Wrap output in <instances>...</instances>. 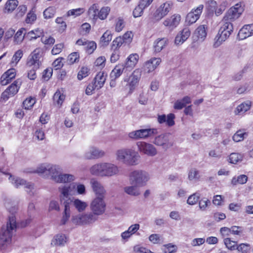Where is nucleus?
<instances>
[{
    "mask_svg": "<svg viewBox=\"0 0 253 253\" xmlns=\"http://www.w3.org/2000/svg\"><path fill=\"white\" fill-rule=\"evenodd\" d=\"M248 133L243 130H238L233 136L232 139L235 142L241 141L247 137Z\"/></svg>",
    "mask_w": 253,
    "mask_h": 253,
    "instance_id": "49530a36",
    "label": "nucleus"
},
{
    "mask_svg": "<svg viewBox=\"0 0 253 253\" xmlns=\"http://www.w3.org/2000/svg\"><path fill=\"white\" fill-rule=\"evenodd\" d=\"M99 6L98 4L94 3L92 4L88 8L87 13L90 18L93 20L97 19V13L99 12Z\"/></svg>",
    "mask_w": 253,
    "mask_h": 253,
    "instance_id": "4c0bfd02",
    "label": "nucleus"
},
{
    "mask_svg": "<svg viewBox=\"0 0 253 253\" xmlns=\"http://www.w3.org/2000/svg\"><path fill=\"white\" fill-rule=\"evenodd\" d=\"M18 4V1L17 0H9L5 4V9L8 12L14 10Z\"/></svg>",
    "mask_w": 253,
    "mask_h": 253,
    "instance_id": "864d4df0",
    "label": "nucleus"
},
{
    "mask_svg": "<svg viewBox=\"0 0 253 253\" xmlns=\"http://www.w3.org/2000/svg\"><path fill=\"white\" fill-rule=\"evenodd\" d=\"M157 133L156 128L140 129L128 133V137L133 140L145 139Z\"/></svg>",
    "mask_w": 253,
    "mask_h": 253,
    "instance_id": "9b49d317",
    "label": "nucleus"
},
{
    "mask_svg": "<svg viewBox=\"0 0 253 253\" xmlns=\"http://www.w3.org/2000/svg\"><path fill=\"white\" fill-rule=\"evenodd\" d=\"M67 242V237L65 234H58L52 240L51 244L56 246H64Z\"/></svg>",
    "mask_w": 253,
    "mask_h": 253,
    "instance_id": "72a5a7b5",
    "label": "nucleus"
},
{
    "mask_svg": "<svg viewBox=\"0 0 253 253\" xmlns=\"http://www.w3.org/2000/svg\"><path fill=\"white\" fill-rule=\"evenodd\" d=\"M227 6V2L226 1L222 2L219 6H217L214 11L216 16L220 15L225 10Z\"/></svg>",
    "mask_w": 253,
    "mask_h": 253,
    "instance_id": "338daca9",
    "label": "nucleus"
},
{
    "mask_svg": "<svg viewBox=\"0 0 253 253\" xmlns=\"http://www.w3.org/2000/svg\"><path fill=\"white\" fill-rule=\"evenodd\" d=\"M112 35L111 32L108 30L106 31L100 38V42L102 44L106 46L108 44L109 42L112 40Z\"/></svg>",
    "mask_w": 253,
    "mask_h": 253,
    "instance_id": "de8ad7c7",
    "label": "nucleus"
},
{
    "mask_svg": "<svg viewBox=\"0 0 253 253\" xmlns=\"http://www.w3.org/2000/svg\"><path fill=\"white\" fill-rule=\"evenodd\" d=\"M104 198L95 197L90 203V210L97 217L102 215L105 212L106 204L104 201Z\"/></svg>",
    "mask_w": 253,
    "mask_h": 253,
    "instance_id": "9d476101",
    "label": "nucleus"
},
{
    "mask_svg": "<svg viewBox=\"0 0 253 253\" xmlns=\"http://www.w3.org/2000/svg\"><path fill=\"white\" fill-rule=\"evenodd\" d=\"M161 62L162 60L160 58H151L144 63V71L147 73L152 72L158 67Z\"/></svg>",
    "mask_w": 253,
    "mask_h": 253,
    "instance_id": "aec40b11",
    "label": "nucleus"
},
{
    "mask_svg": "<svg viewBox=\"0 0 253 253\" xmlns=\"http://www.w3.org/2000/svg\"><path fill=\"white\" fill-rule=\"evenodd\" d=\"M245 5L242 2H238L231 7L225 13L224 20H228L231 23L238 19L244 11Z\"/></svg>",
    "mask_w": 253,
    "mask_h": 253,
    "instance_id": "1a4fd4ad",
    "label": "nucleus"
},
{
    "mask_svg": "<svg viewBox=\"0 0 253 253\" xmlns=\"http://www.w3.org/2000/svg\"><path fill=\"white\" fill-rule=\"evenodd\" d=\"M175 115L173 114L170 113L167 116L166 115H158L157 121L159 124L166 123V125L169 126H173L175 123L174 120Z\"/></svg>",
    "mask_w": 253,
    "mask_h": 253,
    "instance_id": "cd10ccee",
    "label": "nucleus"
},
{
    "mask_svg": "<svg viewBox=\"0 0 253 253\" xmlns=\"http://www.w3.org/2000/svg\"><path fill=\"white\" fill-rule=\"evenodd\" d=\"M200 197L199 193H195L190 195L187 200V203L190 205H194L197 203Z\"/></svg>",
    "mask_w": 253,
    "mask_h": 253,
    "instance_id": "5fc2aeb1",
    "label": "nucleus"
},
{
    "mask_svg": "<svg viewBox=\"0 0 253 253\" xmlns=\"http://www.w3.org/2000/svg\"><path fill=\"white\" fill-rule=\"evenodd\" d=\"M208 25H201L195 30L194 34L201 41H204L207 35Z\"/></svg>",
    "mask_w": 253,
    "mask_h": 253,
    "instance_id": "7c9ffc66",
    "label": "nucleus"
},
{
    "mask_svg": "<svg viewBox=\"0 0 253 253\" xmlns=\"http://www.w3.org/2000/svg\"><path fill=\"white\" fill-rule=\"evenodd\" d=\"M253 35V24L244 26L239 31L238 36L240 40H243Z\"/></svg>",
    "mask_w": 253,
    "mask_h": 253,
    "instance_id": "a878e982",
    "label": "nucleus"
},
{
    "mask_svg": "<svg viewBox=\"0 0 253 253\" xmlns=\"http://www.w3.org/2000/svg\"><path fill=\"white\" fill-rule=\"evenodd\" d=\"M41 42L45 45H52L55 42V39L51 36H44L43 35L41 38Z\"/></svg>",
    "mask_w": 253,
    "mask_h": 253,
    "instance_id": "69168bd1",
    "label": "nucleus"
},
{
    "mask_svg": "<svg viewBox=\"0 0 253 253\" xmlns=\"http://www.w3.org/2000/svg\"><path fill=\"white\" fill-rule=\"evenodd\" d=\"M34 172L45 178H50L56 182L62 172V169L58 165L43 163L39 165Z\"/></svg>",
    "mask_w": 253,
    "mask_h": 253,
    "instance_id": "7ed1b4c3",
    "label": "nucleus"
},
{
    "mask_svg": "<svg viewBox=\"0 0 253 253\" xmlns=\"http://www.w3.org/2000/svg\"><path fill=\"white\" fill-rule=\"evenodd\" d=\"M163 250L165 253H174L176 252L177 247L175 245L168 244L164 245Z\"/></svg>",
    "mask_w": 253,
    "mask_h": 253,
    "instance_id": "680f3d73",
    "label": "nucleus"
},
{
    "mask_svg": "<svg viewBox=\"0 0 253 253\" xmlns=\"http://www.w3.org/2000/svg\"><path fill=\"white\" fill-rule=\"evenodd\" d=\"M62 187V193L64 197L71 195H85L86 188L84 184L78 182H73L69 185L60 186Z\"/></svg>",
    "mask_w": 253,
    "mask_h": 253,
    "instance_id": "423d86ee",
    "label": "nucleus"
},
{
    "mask_svg": "<svg viewBox=\"0 0 253 253\" xmlns=\"http://www.w3.org/2000/svg\"><path fill=\"white\" fill-rule=\"evenodd\" d=\"M89 73V69L87 67H82L78 74V78L81 80L83 78L87 77Z\"/></svg>",
    "mask_w": 253,
    "mask_h": 253,
    "instance_id": "0e129e2a",
    "label": "nucleus"
},
{
    "mask_svg": "<svg viewBox=\"0 0 253 253\" xmlns=\"http://www.w3.org/2000/svg\"><path fill=\"white\" fill-rule=\"evenodd\" d=\"M172 6L173 3L170 1H167L161 4L154 14L155 19L159 20L163 18L171 10Z\"/></svg>",
    "mask_w": 253,
    "mask_h": 253,
    "instance_id": "dca6fc26",
    "label": "nucleus"
},
{
    "mask_svg": "<svg viewBox=\"0 0 253 253\" xmlns=\"http://www.w3.org/2000/svg\"><path fill=\"white\" fill-rule=\"evenodd\" d=\"M36 102L35 98L31 97L26 99L23 103V107L25 109H30L32 108Z\"/></svg>",
    "mask_w": 253,
    "mask_h": 253,
    "instance_id": "e2e57ef3",
    "label": "nucleus"
},
{
    "mask_svg": "<svg viewBox=\"0 0 253 253\" xmlns=\"http://www.w3.org/2000/svg\"><path fill=\"white\" fill-rule=\"evenodd\" d=\"M188 179L193 182L198 181L200 178L199 171L196 169H191L188 172Z\"/></svg>",
    "mask_w": 253,
    "mask_h": 253,
    "instance_id": "a18cd8bd",
    "label": "nucleus"
},
{
    "mask_svg": "<svg viewBox=\"0 0 253 253\" xmlns=\"http://www.w3.org/2000/svg\"><path fill=\"white\" fill-rule=\"evenodd\" d=\"M150 178L149 173L142 170L139 169L132 171L129 175L130 183L139 187L145 186Z\"/></svg>",
    "mask_w": 253,
    "mask_h": 253,
    "instance_id": "0eeeda50",
    "label": "nucleus"
},
{
    "mask_svg": "<svg viewBox=\"0 0 253 253\" xmlns=\"http://www.w3.org/2000/svg\"><path fill=\"white\" fill-rule=\"evenodd\" d=\"M233 30V24L228 20H224L223 18L221 25L217 34L214 38L213 44L214 47H219L230 36Z\"/></svg>",
    "mask_w": 253,
    "mask_h": 253,
    "instance_id": "39448f33",
    "label": "nucleus"
},
{
    "mask_svg": "<svg viewBox=\"0 0 253 253\" xmlns=\"http://www.w3.org/2000/svg\"><path fill=\"white\" fill-rule=\"evenodd\" d=\"M111 10V8L109 6L102 7L97 13V19L103 20L107 18Z\"/></svg>",
    "mask_w": 253,
    "mask_h": 253,
    "instance_id": "37998d69",
    "label": "nucleus"
},
{
    "mask_svg": "<svg viewBox=\"0 0 253 253\" xmlns=\"http://www.w3.org/2000/svg\"><path fill=\"white\" fill-rule=\"evenodd\" d=\"M55 9L53 7H49L43 11V14L44 18L49 19L52 18L55 13Z\"/></svg>",
    "mask_w": 253,
    "mask_h": 253,
    "instance_id": "13d9d810",
    "label": "nucleus"
},
{
    "mask_svg": "<svg viewBox=\"0 0 253 253\" xmlns=\"http://www.w3.org/2000/svg\"><path fill=\"white\" fill-rule=\"evenodd\" d=\"M139 58L137 53L130 54L126 59L124 65L126 70H132L137 64Z\"/></svg>",
    "mask_w": 253,
    "mask_h": 253,
    "instance_id": "393cba45",
    "label": "nucleus"
},
{
    "mask_svg": "<svg viewBox=\"0 0 253 253\" xmlns=\"http://www.w3.org/2000/svg\"><path fill=\"white\" fill-rule=\"evenodd\" d=\"M191 102V98L189 96H185L182 99L177 100L174 104V108L175 109L180 110L185 107L188 104Z\"/></svg>",
    "mask_w": 253,
    "mask_h": 253,
    "instance_id": "e433bc0d",
    "label": "nucleus"
},
{
    "mask_svg": "<svg viewBox=\"0 0 253 253\" xmlns=\"http://www.w3.org/2000/svg\"><path fill=\"white\" fill-rule=\"evenodd\" d=\"M79 60V54L77 52L71 53L68 57L67 61L69 64H73Z\"/></svg>",
    "mask_w": 253,
    "mask_h": 253,
    "instance_id": "774afa93",
    "label": "nucleus"
},
{
    "mask_svg": "<svg viewBox=\"0 0 253 253\" xmlns=\"http://www.w3.org/2000/svg\"><path fill=\"white\" fill-rule=\"evenodd\" d=\"M124 42V40L122 37H118L116 38L112 42L111 49L114 51L118 50Z\"/></svg>",
    "mask_w": 253,
    "mask_h": 253,
    "instance_id": "603ef678",
    "label": "nucleus"
},
{
    "mask_svg": "<svg viewBox=\"0 0 253 253\" xmlns=\"http://www.w3.org/2000/svg\"><path fill=\"white\" fill-rule=\"evenodd\" d=\"M107 77V74L103 72H100L97 73L94 79L93 83L97 86V89H100L103 87Z\"/></svg>",
    "mask_w": 253,
    "mask_h": 253,
    "instance_id": "2f4dec72",
    "label": "nucleus"
},
{
    "mask_svg": "<svg viewBox=\"0 0 253 253\" xmlns=\"http://www.w3.org/2000/svg\"><path fill=\"white\" fill-rule=\"evenodd\" d=\"M84 12L85 8L83 7H80L68 10L66 15L67 17L73 16L74 17H77L81 15Z\"/></svg>",
    "mask_w": 253,
    "mask_h": 253,
    "instance_id": "c03bdc74",
    "label": "nucleus"
},
{
    "mask_svg": "<svg viewBox=\"0 0 253 253\" xmlns=\"http://www.w3.org/2000/svg\"><path fill=\"white\" fill-rule=\"evenodd\" d=\"M153 142L156 145L162 146L165 149H167L172 145V143L169 141L168 137L165 134L156 136Z\"/></svg>",
    "mask_w": 253,
    "mask_h": 253,
    "instance_id": "5701e85b",
    "label": "nucleus"
},
{
    "mask_svg": "<svg viewBox=\"0 0 253 253\" xmlns=\"http://www.w3.org/2000/svg\"><path fill=\"white\" fill-rule=\"evenodd\" d=\"M207 9L210 12L213 13L215 11L217 7V3L215 0H210L206 2Z\"/></svg>",
    "mask_w": 253,
    "mask_h": 253,
    "instance_id": "052dcab7",
    "label": "nucleus"
},
{
    "mask_svg": "<svg viewBox=\"0 0 253 253\" xmlns=\"http://www.w3.org/2000/svg\"><path fill=\"white\" fill-rule=\"evenodd\" d=\"M9 179L15 187L19 188L20 186H24L27 193L30 195L33 194L32 190L34 189V185L30 182H27L24 179L14 177L10 175Z\"/></svg>",
    "mask_w": 253,
    "mask_h": 253,
    "instance_id": "2eb2a0df",
    "label": "nucleus"
},
{
    "mask_svg": "<svg viewBox=\"0 0 253 253\" xmlns=\"http://www.w3.org/2000/svg\"><path fill=\"white\" fill-rule=\"evenodd\" d=\"M169 40L166 38H158L153 43L155 53L160 52L168 44Z\"/></svg>",
    "mask_w": 253,
    "mask_h": 253,
    "instance_id": "bb28decb",
    "label": "nucleus"
},
{
    "mask_svg": "<svg viewBox=\"0 0 253 253\" xmlns=\"http://www.w3.org/2000/svg\"><path fill=\"white\" fill-rule=\"evenodd\" d=\"M125 23L122 18L119 17L116 20L115 31L117 32H121L125 27Z\"/></svg>",
    "mask_w": 253,
    "mask_h": 253,
    "instance_id": "bf43d9fd",
    "label": "nucleus"
},
{
    "mask_svg": "<svg viewBox=\"0 0 253 253\" xmlns=\"http://www.w3.org/2000/svg\"><path fill=\"white\" fill-rule=\"evenodd\" d=\"M98 220V217L91 212L79 213L72 217V222L78 225H87L94 223Z\"/></svg>",
    "mask_w": 253,
    "mask_h": 253,
    "instance_id": "6e6552de",
    "label": "nucleus"
},
{
    "mask_svg": "<svg viewBox=\"0 0 253 253\" xmlns=\"http://www.w3.org/2000/svg\"><path fill=\"white\" fill-rule=\"evenodd\" d=\"M125 69H126V67L123 64L117 65L110 73V76L111 79L115 80L116 79L118 78L122 74Z\"/></svg>",
    "mask_w": 253,
    "mask_h": 253,
    "instance_id": "f704fd0d",
    "label": "nucleus"
},
{
    "mask_svg": "<svg viewBox=\"0 0 253 253\" xmlns=\"http://www.w3.org/2000/svg\"><path fill=\"white\" fill-rule=\"evenodd\" d=\"M62 187L60 186L58 188L59 192V199L60 202L64 206V211H70V204L71 203V200L72 198L70 197L71 195H68L67 197H64L62 193Z\"/></svg>",
    "mask_w": 253,
    "mask_h": 253,
    "instance_id": "c9c22d12",
    "label": "nucleus"
},
{
    "mask_svg": "<svg viewBox=\"0 0 253 253\" xmlns=\"http://www.w3.org/2000/svg\"><path fill=\"white\" fill-rule=\"evenodd\" d=\"M247 176L245 174H242L237 177H233L231 180V183L234 185H237V184H244L247 182Z\"/></svg>",
    "mask_w": 253,
    "mask_h": 253,
    "instance_id": "8fccbe9b",
    "label": "nucleus"
},
{
    "mask_svg": "<svg viewBox=\"0 0 253 253\" xmlns=\"http://www.w3.org/2000/svg\"><path fill=\"white\" fill-rule=\"evenodd\" d=\"M136 145L138 151L147 156L154 157L158 154L156 148L151 143L145 141H138Z\"/></svg>",
    "mask_w": 253,
    "mask_h": 253,
    "instance_id": "f8f14e48",
    "label": "nucleus"
},
{
    "mask_svg": "<svg viewBox=\"0 0 253 253\" xmlns=\"http://www.w3.org/2000/svg\"><path fill=\"white\" fill-rule=\"evenodd\" d=\"M211 204V201L207 198L201 199L199 202V207L202 211H205Z\"/></svg>",
    "mask_w": 253,
    "mask_h": 253,
    "instance_id": "6e6d98bb",
    "label": "nucleus"
},
{
    "mask_svg": "<svg viewBox=\"0 0 253 253\" xmlns=\"http://www.w3.org/2000/svg\"><path fill=\"white\" fill-rule=\"evenodd\" d=\"M105 152L95 146H90L87 151L84 154V158L87 160L97 159L103 157Z\"/></svg>",
    "mask_w": 253,
    "mask_h": 253,
    "instance_id": "a211bd4d",
    "label": "nucleus"
},
{
    "mask_svg": "<svg viewBox=\"0 0 253 253\" xmlns=\"http://www.w3.org/2000/svg\"><path fill=\"white\" fill-rule=\"evenodd\" d=\"M17 228L16 218L14 216L9 217L5 226L1 227L0 233V248L1 250L5 249L11 244L12 237L16 232Z\"/></svg>",
    "mask_w": 253,
    "mask_h": 253,
    "instance_id": "f03ea898",
    "label": "nucleus"
},
{
    "mask_svg": "<svg viewBox=\"0 0 253 253\" xmlns=\"http://www.w3.org/2000/svg\"><path fill=\"white\" fill-rule=\"evenodd\" d=\"M244 155L241 153H232L230 155L229 161L231 163L237 164L242 161Z\"/></svg>",
    "mask_w": 253,
    "mask_h": 253,
    "instance_id": "09e8293b",
    "label": "nucleus"
},
{
    "mask_svg": "<svg viewBox=\"0 0 253 253\" xmlns=\"http://www.w3.org/2000/svg\"><path fill=\"white\" fill-rule=\"evenodd\" d=\"M76 179V176L72 174L63 173L61 172L56 183H66L74 181Z\"/></svg>",
    "mask_w": 253,
    "mask_h": 253,
    "instance_id": "473e14b6",
    "label": "nucleus"
},
{
    "mask_svg": "<svg viewBox=\"0 0 253 253\" xmlns=\"http://www.w3.org/2000/svg\"><path fill=\"white\" fill-rule=\"evenodd\" d=\"M251 106V103L250 101L242 103L237 107L235 110V114L236 115L243 114L250 109Z\"/></svg>",
    "mask_w": 253,
    "mask_h": 253,
    "instance_id": "ea45409f",
    "label": "nucleus"
},
{
    "mask_svg": "<svg viewBox=\"0 0 253 253\" xmlns=\"http://www.w3.org/2000/svg\"><path fill=\"white\" fill-rule=\"evenodd\" d=\"M89 171L94 176L110 177L118 175L120 170L119 167L114 164L110 162H101L91 166Z\"/></svg>",
    "mask_w": 253,
    "mask_h": 253,
    "instance_id": "f257e3e1",
    "label": "nucleus"
},
{
    "mask_svg": "<svg viewBox=\"0 0 253 253\" xmlns=\"http://www.w3.org/2000/svg\"><path fill=\"white\" fill-rule=\"evenodd\" d=\"M141 77V72L139 69L135 70L128 78H125L124 81L127 83V85L130 90H133L137 85Z\"/></svg>",
    "mask_w": 253,
    "mask_h": 253,
    "instance_id": "6ab92c4d",
    "label": "nucleus"
},
{
    "mask_svg": "<svg viewBox=\"0 0 253 253\" xmlns=\"http://www.w3.org/2000/svg\"><path fill=\"white\" fill-rule=\"evenodd\" d=\"M191 31L189 28L185 27L177 34L175 37L174 43L176 45H181L190 37Z\"/></svg>",
    "mask_w": 253,
    "mask_h": 253,
    "instance_id": "412c9836",
    "label": "nucleus"
},
{
    "mask_svg": "<svg viewBox=\"0 0 253 253\" xmlns=\"http://www.w3.org/2000/svg\"><path fill=\"white\" fill-rule=\"evenodd\" d=\"M71 204L75 209L80 213L84 211L88 206L86 202L75 197H73L71 200Z\"/></svg>",
    "mask_w": 253,
    "mask_h": 253,
    "instance_id": "b1692460",
    "label": "nucleus"
},
{
    "mask_svg": "<svg viewBox=\"0 0 253 253\" xmlns=\"http://www.w3.org/2000/svg\"><path fill=\"white\" fill-rule=\"evenodd\" d=\"M25 30L24 28H21L18 30L14 37V42L16 44H20L23 41L24 38L26 39L25 33L23 35V32Z\"/></svg>",
    "mask_w": 253,
    "mask_h": 253,
    "instance_id": "a19ab883",
    "label": "nucleus"
},
{
    "mask_svg": "<svg viewBox=\"0 0 253 253\" xmlns=\"http://www.w3.org/2000/svg\"><path fill=\"white\" fill-rule=\"evenodd\" d=\"M21 83L18 80L14 81L9 85L1 94V98L7 100L9 97L13 96L18 91Z\"/></svg>",
    "mask_w": 253,
    "mask_h": 253,
    "instance_id": "f3484780",
    "label": "nucleus"
},
{
    "mask_svg": "<svg viewBox=\"0 0 253 253\" xmlns=\"http://www.w3.org/2000/svg\"><path fill=\"white\" fill-rule=\"evenodd\" d=\"M139 186L136 185H132L127 186L124 188V191L128 195L137 196L140 195V190L138 189Z\"/></svg>",
    "mask_w": 253,
    "mask_h": 253,
    "instance_id": "58836bf2",
    "label": "nucleus"
},
{
    "mask_svg": "<svg viewBox=\"0 0 253 253\" xmlns=\"http://www.w3.org/2000/svg\"><path fill=\"white\" fill-rule=\"evenodd\" d=\"M43 34V31L42 29L37 28L28 32L25 33V36H26V40H27L29 41H32L42 37Z\"/></svg>",
    "mask_w": 253,
    "mask_h": 253,
    "instance_id": "c756f323",
    "label": "nucleus"
},
{
    "mask_svg": "<svg viewBox=\"0 0 253 253\" xmlns=\"http://www.w3.org/2000/svg\"><path fill=\"white\" fill-rule=\"evenodd\" d=\"M23 55V51L21 49H19L17 50L14 55L11 59V64L13 66H16L17 63L19 62L20 60L21 59Z\"/></svg>",
    "mask_w": 253,
    "mask_h": 253,
    "instance_id": "3c124183",
    "label": "nucleus"
},
{
    "mask_svg": "<svg viewBox=\"0 0 253 253\" xmlns=\"http://www.w3.org/2000/svg\"><path fill=\"white\" fill-rule=\"evenodd\" d=\"M180 19L181 16L180 15L174 14L171 17L166 19L163 24L166 27L173 29L179 24Z\"/></svg>",
    "mask_w": 253,
    "mask_h": 253,
    "instance_id": "c85d7f7f",
    "label": "nucleus"
},
{
    "mask_svg": "<svg viewBox=\"0 0 253 253\" xmlns=\"http://www.w3.org/2000/svg\"><path fill=\"white\" fill-rule=\"evenodd\" d=\"M65 98V95L60 91L57 90L53 95V101L59 107H60Z\"/></svg>",
    "mask_w": 253,
    "mask_h": 253,
    "instance_id": "79ce46f5",
    "label": "nucleus"
},
{
    "mask_svg": "<svg viewBox=\"0 0 253 253\" xmlns=\"http://www.w3.org/2000/svg\"><path fill=\"white\" fill-rule=\"evenodd\" d=\"M140 156L137 152L129 148H122L116 152L117 161L127 166H135L139 163Z\"/></svg>",
    "mask_w": 253,
    "mask_h": 253,
    "instance_id": "20e7f679",
    "label": "nucleus"
},
{
    "mask_svg": "<svg viewBox=\"0 0 253 253\" xmlns=\"http://www.w3.org/2000/svg\"><path fill=\"white\" fill-rule=\"evenodd\" d=\"M204 5L200 4L196 8H193L191 11L189 12L185 19V22L188 25L195 23L200 18L203 9Z\"/></svg>",
    "mask_w": 253,
    "mask_h": 253,
    "instance_id": "4468645a",
    "label": "nucleus"
},
{
    "mask_svg": "<svg viewBox=\"0 0 253 253\" xmlns=\"http://www.w3.org/2000/svg\"><path fill=\"white\" fill-rule=\"evenodd\" d=\"M90 185L96 197H105L106 190L102 184L95 179L90 180Z\"/></svg>",
    "mask_w": 253,
    "mask_h": 253,
    "instance_id": "4be33fe9",
    "label": "nucleus"
},
{
    "mask_svg": "<svg viewBox=\"0 0 253 253\" xmlns=\"http://www.w3.org/2000/svg\"><path fill=\"white\" fill-rule=\"evenodd\" d=\"M224 243L226 247L229 250L233 251L236 249V242L232 241L229 238L224 239Z\"/></svg>",
    "mask_w": 253,
    "mask_h": 253,
    "instance_id": "4d7b16f0",
    "label": "nucleus"
},
{
    "mask_svg": "<svg viewBox=\"0 0 253 253\" xmlns=\"http://www.w3.org/2000/svg\"><path fill=\"white\" fill-rule=\"evenodd\" d=\"M42 55V49L40 48H36L28 58L26 65L29 68L39 69L41 65L40 60Z\"/></svg>",
    "mask_w": 253,
    "mask_h": 253,
    "instance_id": "ddd939ff",
    "label": "nucleus"
}]
</instances>
